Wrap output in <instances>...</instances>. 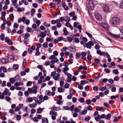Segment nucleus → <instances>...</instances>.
I'll list each match as a JSON object with an SVG mask.
<instances>
[{
  "mask_svg": "<svg viewBox=\"0 0 123 123\" xmlns=\"http://www.w3.org/2000/svg\"><path fill=\"white\" fill-rule=\"evenodd\" d=\"M53 53L54 55H51L49 58V59H51V64H54L55 63H57L59 61L58 59L56 57L58 55V52L56 51H53Z\"/></svg>",
  "mask_w": 123,
  "mask_h": 123,
  "instance_id": "f257e3e1",
  "label": "nucleus"
},
{
  "mask_svg": "<svg viewBox=\"0 0 123 123\" xmlns=\"http://www.w3.org/2000/svg\"><path fill=\"white\" fill-rule=\"evenodd\" d=\"M38 95L37 96V97L38 96L39 100H38V99L36 97H33V100L35 101V102L37 104L40 105L41 103L43 102V97L42 95H40L38 96Z\"/></svg>",
  "mask_w": 123,
  "mask_h": 123,
  "instance_id": "f03ea898",
  "label": "nucleus"
},
{
  "mask_svg": "<svg viewBox=\"0 0 123 123\" xmlns=\"http://www.w3.org/2000/svg\"><path fill=\"white\" fill-rule=\"evenodd\" d=\"M120 22V20L119 18L115 17L113 18L111 20V22L113 25H118Z\"/></svg>",
  "mask_w": 123,
  "mask_h": 123,
  "instance_id": "7ed1b4c3",
  "label": "nucleus"
},
{
  "mask_svg": "<svg viewBox=\"0 0 123 123\" xmlns=\"http://www.w3.org/2000/svg\"><path fill=\"white\" fill-rule=\"evenodd\" d=\"M60 74L59 73L57 74L55 71L52 72L51 73V76H53V78L55 80H58L59 77L60 76Z\"/></svg>",
  "mask_w": 123,
  "mask_h": 123,
  "instance_id": "20e7f679",
  "label": "nucleus"
},
{
  "mask_svg": "<svg viewBox=\"0 0 123 123\" xmlns=\"http://www.w3.org/2000/svg\"><path fill=\"white\" fill-rule=\"evenodd\" d=\"M16 79H14L13 78H10L9 79L10 81V83L12 84H13L15 82V81H18L19 79V76L18 75H17L15 77V78Z\"/></svg>",
  "mask_w": 123,
  "mask_h": 123,
  "instance_id": "39448f33",
  "label": "nucleus"
},
{
  "mask_svg": "<svg viewBox=\"0 0 123 123\" xmlns=\"http://www.w3.org/2000/svg\"><path fill=\"white\" fill-rule=\"evenodd\" d=\"M9 90L7 88H5L4 91L1 94L5 95H7L8 96H10L11 95V93L9 92Z\"/></svg>",
  "mask_w": 123,
  "mask_h": 123,
  "instance_id": "423d86ee",
  "label": "nucleus"
},
{
  "mask_svg": "<svg viewBox=\"0 0 123 123\" xmlns=\"http://www.w3.org/2000/svg\"><path fill=\"white\" fill-rule=\"evenodd\" d=\"M88 5L89 6L91 10H93L94 6V4L93 0H89Z\"/></svg>",
  "mask_w": 123,
  "mask_h": 123,
  "instance_id": "0eeeda50",
  "label": "nucleus"
},
{
  "mask_svg": "<svg viewBox=\"0 0 123 123\" xmlns=\"http://www.w3.org/2000/svg\"><path fill=\"white\" fill-rule=\"evenodd\" d=\"M95 18L98 21H101L102 19L101 15L98 13H95Z\"/></svg>",
  "mask_w": 123,
  "mask_h": 123,
  "instance_id": "6e6552de",
  "label": "nucleus"
},
{
  "mask_svg": "<svg viewBox=\"0 0 123 123\" xmlns=\"http://www.w3.org/2000/svg\"><path fill=\"white\" fill-rule=\"evenodd\" d=\"M94 45V43L92 41H90L88 42L86 44V47L87 48H91L92 46H93Z\"/></svg>",
  "mask_w": 123,
  "mask_h": 123,
  "instance_id": "1a4fd4ad",
  "label": "nucleus"
},
{
  "mask_svg": "<svg viewBox=\"0 0 123 123\" xmlns=\"http://www.w3.org/2000/svg\"><path fill=\"white\" fill-rule=\"evenodd\" d=\"M103 9L104 12H107L109 11V8L108 6L106 5H104L103 6Z\"/></svg>",
  "mask_w": 123,
  "mask_h": 123,
  "instance_id": "9d476101",
  "label": "nucleus"
},
{
  "mask_svg": "<svg viewBox=\"0 0 123 123\" xmlns=\"http://www.w3.org/2000/svg\"><path fill=\"white\" fill-rule=\"evenodd\" d=\"M5 41L9 45L12 44V40H11L8 37H6L5 38Z\"/></svg>",
  "mask_w": 123,
  "mask_h": 123,
  "instance_id": "9b49d317",
  "label": "nucleus"
},
{
  "mask_svg": "<svg viewBox=\"0 0 123 123\" xmlns=\"http://www.w3.org/2000/svg\"><path fill=\"white\" fill-rule=\"evenodd\" d=\"M67 76H68L67 81L68 83H70L72 80L71 79L72 75L69 74H67Z\"/></svg>",
  "mask_w": 123,
  "mask_h": 123,
  "instance_id": "f8f14e48",
  "label": "nucleus"
},
{
  "mask_svg": "<svg viewBox=\"0 0 123 123\" xmlns=\"http://www.w3.org/2000/svg\"><path fill=\"white\" fill-rule=\"evenodd\" d=\"M102 25L105 30H108L109 29V27L108 25L105 23H103Z\"/></svg>",
  "mask_w": 123,
  "mask_h": 123,
  "instance_id": "ddd939ff",
  "label": "nucleus"
},
{
  "mask_svg": "<svg viewBox=\"0 0 123 123\" xmlns=\"http://www.w3.org/2000/svg\"><path fill=\"white\" fill-rule=\"evenodd\" d=\"M31 88L32 89L33 93H36L37 92V86L35 85Z\"/></svg>",
  "mask_w": 123,
  "mask_h": 123,
  "instance_id": "4468645a",
  "label": "nucleus"
},
{
  "mask_svg": "<svg viewBox=\"0 0 123 123\" xmlns=\"http://www.w3.org/2000/svg\"><path fill=\"white\" fill-rule=\"evenodd\" d=\"M8 61V60L7 58H3L1 60V62L3 64H5L7 63Z\"/></svg>",
  "mask_w": 123,
  "mask_h": 123,
  "instance_id": "2eb2a0df",
  "label": "nucleus"
},
{
  "mask_svg": "<svg viewBox=\"0 0 123 123\" xmlns=\"http://www.w3.org/2000/svg\"><path fill=\"white\" fill-rule=\"evenodd\" d=\"M59 22V19H57L56 20H53L51 21V24H57Z\"/></svg>",
  "mask_w": 123,
  "mask_h": 123,
  "instance_id": "dca6fc26",
  "label": "nucleus"
},
{
  "mask_svg": "<svg viewBox=\"0 0 123 123\" xmlns=\"http://www.w3.org/2000/svg\"><path fill=\"white\" fill-rule=\"evenodd\" d=\"M62 5L64 9L66 10H68V7L67 6L65 5V3L64 2H62Z\"/></svg>",
  "mask_w": 123,
  "mask_h": 123,
  "instance_id": "f3484780",
  "label": "nucleus"
},
{
  "mask_svg": "<svg viewBox=\"0 0 123 123\" xmlns=\"http://www.w3.org/2000/svg\"><path fill=\"white\" fill-rule=\"evenodd\" d=\"M42 122L43 123H48V121L47 118H43L42 119Z\"/></svg>",
  "mask_w": 123,
  "mask_h": 123,
  "instance_id": "a211bd4d",
  "label": "nucleus"
},
{
  "mask_svg": "<svg viewBox=\"0 0 123 123\" xmlns=\"http://www.w3.org/2000/svg\"><path fill=\"white\" fill-rule=\"evenodd\" d=\"M33 100V97L32 98L31 97H28L27 98L26 102L27 103L29 102H31Z\"/></svg>",
  "mask_w": 123,
  "mask_h": 123,
  "instance_id": "6ab92c4d",
  "label": "nucleus"
},
{
  "mask_svg": "<svg viewBox=\"0 0 123 123\" xmlns=\"http://www.w3.org/2000/svg\"><path fill=\"white\" fill-rule=\"evenodd\" d=\"M40 36L42 38H44L46 36V34L44 32L41 31L40 34Z\"/></svg>",
  "mask_w": 123,
  "mask_h": 123,
  "instance_id": "aec40b11",
  "label": "nucleus"
},
{
  "mask_svg": "<svg viewBox=\"0 0 123 123\" xmlns=\"http://www.w3.org/2000/svg\"><path fill=\"white\" fill-rule=\"evenodd\" d=\"M23 85V83L22 82H17L15 83L14 84V86H18L20 85Z\"/></svg>",
  "mask_w": 123,
  "mask_h": 123,
  "instance_id": "412c9836",
  "label": "nucleus"
},
{
  "mask_svg": "<svg viewBox=\"0 0 123 123\" xmlns=\"http://www.w3.org/2000/svg\"><path fill=\"white\" fill-rule=\"evenodd\" d=\"M85 109L86 110L89 111H92L93 110L92 107L89 105H88L87 107H85Z\"/></svg>",
  "mask_w": 123,
  "mask_h": 123,
  "instance_id": "4be33fe9",
  "label": "nucleus"
},
{
  "mask_svg": "<svg viewBox=\"0 0 123 123\" xmlns=\"http://www.w3.org/2000/svg\"><path fill=\"white\" fill-rule=\"evenodd\" d=\"M37 104L36 103L31 104L29 105V107L31 108H35L37 106Z\"/></svg>",
  "mask_w": 123,
  "mask_h": 123,
  "instance_id": "5701e85b",
  "label": "nucleus"
},
{
  "mask_svg": "<svg viewBox=\"0 0 123 123\" xmlns=\"http://www.w3.org/2000/svg\"><path fill=\"white\" fill-rule=\"evenodd\" d=\"M95 119L96 121H99V120L101 119L100 115H98L97 116L95 117Z\"/></svg>",
  "mask_w": 123,
  "mask_h": 123,
  "instance_id": "b1692460",
  "label": "nucleus"
},
{
  "mask_svg": "<svg viewBox=\"0 0 123 123\" xmlns=\"http://www.w3.org/2000/svg\"><path fill=\"white\" fill-rule=\"evenodd\" d=\"M111 114L110 113L108 114L106 116L105 119L107 120H110L111 119Z\"/></svg>",
  "mask_w": 123,
  "mask_h": 123,
  "instance_id": "393cba45",
  "label": "nucleus"
},
{
  "mask_svg": "<svg viewBox=\"0 0 123 123\" xmlns=\"http://www.w3.org/2000/svg\"><path fill=\"white\" fill-rule=\"evenodd\" d=\"M63 34L65 35H67L68 33V31L66 30V29L65 28H64L63 29Z\"/></svg>",
  "mask_w": 123,
  "mask_h": 123,
  "instance_id": "a878e982",
  "label": "nucleus"
},
{
  "mask_svg": "<svg viewBox=\"0 0 123 123\" xmlns=\"http://www.w3.org/2000/svg\"><path fill=\"white\" fill-rule=\"evenodd\" d=\"M61 0H56V2L55 3V5L57 6L58 7L61 6V4L60 2L61 3Z\"/></svg>",
  "mask_w": 123,
  "mask_h": 123,
  "instance_id": "bb28decb",
  "label": "nucleus"
},
{
  "mask_svg": "<svg viewBox=\"0 0 123 123\" xmlns=\"http://www.w3.org/2000/svg\"><path fill=\"white\" fill-rule=\"evenodd\" d=\"M35 9L34 8H32L31 9V15L32 16L34 15V13L35 12Z\"/></svg>",
  "mask_w": 123,
  "mask_h": 123,
  "instance_id": "cd10ccee",
  "label": "nucleus"
},
{
  "mask_svg": "<svg viewBox=\"0 0 123 123\" xmlns=\"http://www.w3.org/2000/svg\"><path fill=\"white\" fill-rule=\"evenodd\" d=\"M8 95L6 96L5 97V99L7 101L9 102H10L11 100V98L10 97H9Z\"/></svg>",
  "mask_w": 123,
  "mask_h": 123,
  "instance_id": "c85d7f7f",
  "label": "nucleus"
},
{
  "mask_svg": "<svg viewBox=\"0 0 123 123\" xmlns=\"http://www.w3.org/2000/svg\"><path fill=\"white\" fill-rule=\"evenodd\" d=\"M49 114L50 115H54L55 116H56L57 115V112H54L52 111H50Z\"/></svg>",
  "mask_w": 123,
  "mask_h": 123,
  "instance_id": "c756f323",
  "label": "nucleus"
},
{
  "mask_svg": "<svg viewBox=\"0 0 123 123\" xmlns=\"http://www.w3.org/2000/svg\"><path fill=\"white\" fill-rule=\"evenodd\" d=\"M34 20H36L35 22H36V23L37 26H39V25H40L41 23V22L40 20L37 19H34Z\"/></svg>",
  "mask_w": 123,
  "mask_h": 123,
  "instance_id": "7c9ffc66",
  "label": "nucleus"
},
{
  "mask_svg": "<svg viewBox=\"0 0 123 123\" xmlns=\"http://www.w3.org/2000/svg\"><path fill=\"white\" fill-rule=\"evenodd\" d=\"M58 92H63L64 91V89H62L61 87H59L58 88Z\"/></svg>",
  "mask_w": 123,
  "mask_h": 123,
  "instance_id": "2f4dec72",
  "label": "nucleus"
},
{
  "mask_svg": "<svg viewBox=\"0 0 123 123\" xmlns=\"http://www.w3.org/2000/svg\"><path fill=\"white\" fill-rule=\"evenodd\" d=\"M7 57L10 59L13 60L14 59L13 56L11 55H7Z\"/></svg>",
  "mask_w": 123,
  "mask_h": 123,
  "instance_id": "473e14b6",
  "label": "nucleus"
},
{
  "mask_svg": "<svg viewBox=\"0 0 123 123\" xmlns=\"http://www.w3.org/2000/svg\"><path fill=\"white\" fill-rule=\"evenodd\" d=\"M106 89V86L100 87L99 88V90L102 91H104Z\"/></svg>",
  "mask_w": 123,
  "mask_h": 123,
  "instance_id": "72a5a7b5",
  "label": "nucleus"
},
{
  "mask_svg": "<svg viewBox=\"0 0 123 123\" xmlns=\"http://www.w3.org/2000/svg\"><path fill=\"white\" fill-rule=\"evenodd\" d=\"M43 110H42L41 108H39L37 110V113H40Z\"/></svg>",
  "mask_w": 123,
  "mask_h": 123,
  "instance_id": "f704fd0d",
  "label": "nucleus"
},
{
  "mask_svg": "<svg viewBox=\"0 0 123 123\" xmlns=\"http://www.w3.org/2000/svg\"><path fill=\"white\" fill-rule=\"evenodd\" d=\"M5 37L4 34L3 33H2L0 36V38L1 40H3Z\"/></svg>",
  "mask_w": 123,
  "mask_h": 123,
  "instance_id": "c9c22d12",
  "label": "nucleus"
},
{
  "mask_svg": "<svg viewBox=\"0 0 123 123\" xmlns=\"http://www.w3.org/2000/svg\"><path fill=\"white\" fill-rule=\"evenodd\" d=\"M18 68V65H14L13 66V68L14 69L16 70Z\"/></svg>",
  "mask_w": 123,
  "mask_h": 123,
  "instance_id": "e433bc0d",
  "label": "nucleus"
},
{
  "mask_svg": "<svg viewBox=\"0 0 123 123\" xmlns=\"http://www.w3.org/2000/svg\"><path fill=\"white\" fill-rule=\"evenodd\" d=\"M65 21L66 22H69L70 20L69 17H68L67 16L65 17Z\"/></svg>",
  "mask_w": 123,
  "mask_h": 123,
  "instance_id": "4c0bfd02",
  "label": "nucleus"
},
{
  "mask_svg": "<svg viewBox=\"0 0 123 123\" xmlns=\"http://www.w3.org/2000/svg\"><path fill=\"white\" fill-rule=\"evenodd\" d=\"M112 35L114 37L116 38H119L120 37L119 34L116 35L115 34H112Z\"/></svg>",
  "mask_w": 123,
  "mask_h": 123,
  "instance_id": "58836bf2",
  "label": "nucleus"
},
{
  "mask_svg": "<svg viewBox=\"0 0 123 123\" xmlns=\"http://www.w3.org/2000/svg\"><path fill=\"white\" fill-rule=\"evenodd\" d=\"M113 73L116 74H118L119 72L118 70L117 69H114L113 70Z\"/></svg>",
  "mask_w": 123,
  "mask_h": 123,
  "instance_id": "ea45409f",
  "label": "nucleus"
},
{
  "mask_svg": "<svg viewBox=\"0 0 123 123\" xmlns=\"http://www.w3.org/2000/svg\"><path fill=\"white\" fill-rule=\"evenodd\" d=\"M81 54L80 53H77L76 54V58L78 59L80 57V56Z\"/></svg>",
  "mask_w": 123,
  "mask_h": 123,
  "instance_id": "a19ab883",
  "label": "nucleus"
},
{
  "mask_svg": "<svg viewBox=\"0 0 123 123\" xmlns=\"http://www.w3.org/2000/svg\"><path fill=\"white\" fill-rule=\"evenodd\" d=\"M80 103H83L84 101V98H80L78 99Z\"/></svg>",
  "mask_w": 123,
  "mask_h": 123,
  "instance_id": "79ce46f5",
  "label": "nucleus"
},
{
  "mask_svg": "<svg viewBox=\"0 0 123 123\" xmlns=\"http://www.w3.org/2000/svg\"><path fill=\"white\" fill-rule=\"evenodd\" d=\"M43 47L47 48L48 47V45L47 42L44 43L43 44Z\"/></svg>",
  "mask_w": 123,
  "mask_h": 123,
  "instance_id": "37998d69",
  "label": "nucleus"
},
{
  "mask_svg": "<svg viewBox=\"0 0 123 123\" xmlns=\"http://www.w3.org/2000/svg\"><path fill=\"white\" fill-rule=\"evenodd\" d=\"M119 97V95H117L116 96H111L110 98L111 99H116L117 98H118Z\"/></svg>",
  "mask_w": 123,
  "mask_h": 123,
  "instance_id": "c03bdc74",
  "label": "nucleus"
},
{
  "mask_svg": "<svg viewBox=\"0 0 123 123\" xmlns=\"http://www.w3.org/2000/svg\"><path fill=\"white\" fill-rule=\"evenodd\" d=\"M51 63V62H50L49 61H48L45 62V63H44V65H45V66L49 65H50Z\"/></svg>",
  "mask_w": 123,
  "mask_h": 123,
  "instance_id": "a18cd8bd",
  "label": "nucleus"
},
{
  "mask_svg": "<svg viewBox=\"0 0 123 123\" xmlns=\"http://www.w3.org/2000/svg\"><path fill=\"white\" fill-rule=\"evenodd\" d=\"M43 25L47 27H50V24H47V23L46 22H44L43 24Z\"/></svg>",
  "mask_w": 123,
  "mask_h": 123,
  "instance_id": "49530a36",
  "label": "nucleus"
},
{
  "mask_svg": "<svg viewBox=\"0 0 123 123\" xmlns=\"http://www.w3.org/2000/svg\"><path fill=\"white\" fill-rule=\"evenodd\" d=\"M73 95V93L72 94H71V92L70 93V94L69 95H68L67 97V98L68 99H70L72 98V96L71 95Z\"/></svg>",
  "mask_w": 123,
  "mask_h": 123,
  "instance_id": "de8ad7c7",
  "label": "nucleus"
},
{
  "mask_svg": "<svg viewBox=\"0 0 123 123\" xmlns=\"http://www.w3.org/2000/svg\"><path fill=\"white\" fill-rule=\"evenodd\" d=\"M36 24H33L32 26V28H33L34 30L35 31H37V30L36 29Z\"/></svg>",
  "mask_w": 123,
  "mask_h": 123,
  "instance_id": "09e8293b",
  "label": "nucleus"
},
{
  "mask_svg": "<svg viewBox=\"0 0 123 123\" xmlns=\"http://www.w3.org/2000/svg\"><path fill=\"white\" fill-rule=\"evenodd\" d=\"M74 111L75 112L78 113L79 112L80 110L78 108L76 107L74 108Z\"/></svg>",
  "mask_w": 123,
  "mask_h": 123,
  "instance_id": "8fccbe9b",
  "label": "nucleus"
},
{
  "mask_svg": "<svg viewBox=\"0 0 123 123\" xmlns=\"http://www.w3.org/2000/svg\"><path fill=\"white\" fill-rule=\"evenodd\" d=\"M6 81H3L2 83H1V86L2 87H5L6 85Z\"/></svg>",
  "mask_w": 123,
  "mask_h": 123,
  "instance_id": "3c124183",
  "label": "nucleus"
},
{
  "mask_svg": "<svg viewBox=\"0 0 123 123\" xmlns=\"http://www.w3.org/2000/svg\"><path fill=\"white\" fill-rule=\"evenodd\" d=\"M59 19L60 22H62L63 21H65V18L63 17H61Z\"/></svg>",
  "mask_w": 123,
  "mask_h": 123,
  "instance_id": "603ef678",
  "label": "nucleus"
},
{
  "mask_svg": "<svg viewBox=\"0 0 123 123\" xmlns=\"http://www.w3.org/2000/svg\"><path fill=\"white\" fill-rule=\"evenodd\" d=\"M79 24V23L78 22H74V24L73 26L74 28H76L78 27V25Z\"/></svg>",
  "mask_w": 123,
  "mask_h": 123,
  "instance_id": "864d4df0",
  "label": "nucleus"
},
{
  "mask_svg": "<svg viewBox=\"0 0 123 123\" xmlns=\"http://www.w3.org/2000/svg\"><path fill=\"white\" fill-rule=\"evenodd\" d=\"M92 56L90 55H88L87 56V58L89 61L91 60Z\"/></svg>",
  "mask_w": 123,
  "mask_h": 123,
  "instance_id": "5fc2aeb1",
  "label": "nucleus"
},
{
  "mask_svg": "<svg viewBox=\"0 0 123 123\" xmlns=\"http://www.w3.org/2000/svg\"><path fill=\"white\" fill-rule=\"evenodd\" d=\"M5 25L4 24H2L0 26L1 29L2 30L5 29Z\"/></svg>",
  "mask_w": 123,
  "mask_h": 123,
  "instance_id": "6e6d98bb",
  "label": "nucleus"
},
{
  "mask_svg": "<svg viewBox=\"0 0 123 123\" xmlns=\"http://www.w3.org/2000/svg\"><path fill=\"white\" fill-rule=\"evenodd\" d=\"M9 17L11 20H13L14 16L13 14H11L9 16Z\"/></svg>",
  "mask_w": 123,
  "mask_h": 123,
  "instance_id": "4d7b16f0",
  "label": "nucleus"
},
{
  "mask_svg": "<svg viewBox=\"0 0 123 123\" xmlns=\"http://www.w3.org/2000/svg\"><path fill=\"white\" fill-rule=\"evenodd\" d=\"M67 39L68 40V41L69 42H72V38L70 37H67Z\"/></svg>",
  "mask_w": 123,
  "mask_h": 123,
  "instance_id": "13d9d810",
  "label": "nucleus"
},
{
  "mask_svg": "<svg viewBox=\"0 0 123 123\" xmlns=\"http://www.w3.org/2000/svg\"><path fill=\"white\" fill-rule=\"evenodd\" d=\"M30 36V34L28 33H26L25 35L24 38L25 39H27L28 36Z\"/></svg>",
  "mask_w": 123,
  "mask_h": 123,
  "instance_id": "bf43d9fd",
  "label": "nucleus"
},
{
  "mask_svg": "<svg viewBox=\"0 0 123 123\" xmlns=\"http://www.w3.org/2000/svg\"><path fill=\"white\" fill-rule=\"evenodd\" d=\"M94 60L96 63H97L100 62V60L97 58H94Z\"/></svg>",
  "mask_w": 123,
  "mask_h": 123,
  "instance_id": "052dcab7",
  "label": "nucleus"
},
{
  "mask_svg": "<svg viewBox=\"0 0 123 123\" xmlns=\"http://www.w3.org/2000/svg\"><path fill=\"white\" fill-rule=\"evenodd\" d=\"M26 29L27 32H30L31 31V30H32V29L29 28V27H27L26 28Z\"/></svg>",
  "mask_w": 123,
  "mask_h": 123,
  "instance_id": "680f3d73",
  "label": "nucleus"
},
{
  "mask_svg": "<svg viewBox=\"0 0 123 123\" xmlns=\"http://www.w3.org/2000/svg\"><path fill=\"white\" fill-rule=\"evenodd\" d=\"M63 108L65 110H69L70 109V107L68 106H64Z\"/></svg>",
  "mask_w": 123,
  "mask_h": 123,
  "instance_id": "e2e57ef3",
  "label": "nucleus"
},
{
  "mask_svg": "<svg viewBox=\"0 0 123 123\" xmlns=\"http://www.w3.org/2000/svg\"><path fill=\"white\" fill-rule=\"evenodd\" d=\"M98 87L97 86H95L93 87V90L94 91H97L98 90Z\"/></svg>",
  "mask_w": 123,
  "mask_h": 123,
  "instance_id": "0e129e2a",
  "label": "nucleus"
},
{
  "mask_svg": "<svg viewBox=\"0 0 123 123\" xmlns=\"http://www.w3.org/2000/svg\"><path fill=\"white\" fill-rule=\"evenodd\" d=\"M90 117L88 116L86 117L84 119L85 121L87 122L88 121L90 120Z\"/></svg>",
  "mask_w": 123,
  "mask_h": 123,
  "instance_id": "69168bd1",
  "label": "nucleus"
},
{
  "mask_svg": "<svg viewBox=\"0 0 123 123\" xmlns=\"http://www.w3.org/2000/svg\"><path fill=\"white\" fill-rule=\"evenodd\" d=\"M23 32V31L22 30H18L17 32V33L18 34H19L22 33Z\"/></svg>",
  "mask_w": 123,
  "mask_h": 123,
  "instance_id": "338daca9",
  "label": "nucleus"
},
{
  "mask_svg": "<svg viewBox=\"0 0 123 123\" xmlns=\"http://www.w3.org/2000/svg\"><path fill=\"white\" fill-rule=\"evenodd\" d=\"M33 121L35 122H37L38 121V119L37 117H34L33 118Z\"/></svg>",
  "mask_w": 123,
  "mask_h": 123,
  "instance_id": "774afa93",
  "label": "nucleus"
}]
</instances>
